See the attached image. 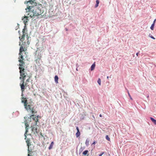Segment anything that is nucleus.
Returning a JSON list of instances; mask_svg holds the SVG:
<instances>
[{"label": "nucleus", "mask_w": 156, "mask_h": 156, "mask_svg": "<svg viewBox=\"0 0 156 156\" xmlns=\"http://www.w3.org/2000/svg\"><path fill=\"white\" fill-rule=\"evenodd\" d=\"M22 32L23 34V35L21 37H19L20 40L22 42L24 41L25 35L26 34L25 33V28L23 29L22 30Z\"/></svg>", "instance_id": "6e6552de"}, {"label": "nucleus", "mask_w": 156, "mask_h": 156, "mask_svg": "<svg viewBox=\"0 0 156 156\" xmlns=\"http://www.w3.org/2000/svg\"><path fill=\"white\" fill-rule=\"evenodd\" d=\"M108 78H109L108 76H107V78L108 79Z\"/></svg>", "instance_id": "f704fd0d"}, {"label": "nucleus", "mask_w": 156, "mask_h": 156, "mask_svg": "<svg viewBox=\"0 0 156 156\" xmlns=\"http://www.w3.org/2000/svg\"><path fill=\"white\" fill-rule=\"evenodd\" d=\"M88 152L87 150H85L83 152V154L84 155H86L87 154Z\"/></svg>", "instance_id": "aec40b11"}, {"label": "nucleus", "mask_w": 156, "mask_h": 156, "mask_svg": "<svg viewBox=\"0 0 156 156\" xmlns=\"http://www.w3.org/2000/svg\"><path fill=\"white\" fill-rule=\"evenodd\" d=\"M18 61L20 63L19 64V67H21V68H24V65L25 63L24 62L25 59L23 58V55H19V57L18 58Z\"/></svg>", "instance_id": "39448f33"}, {"label": "nucleus", "mask_w": 156, "mask_h": 156, "mask_svg": "<svg viewBox=\"0 0 156 156\" xmlns=\"http://www.w3.org/2000/svg\"><path fill=\"white\" fill-rule=\"evenodd\" d=\"M98 83L100 85H101V80L100 78L98 79Z\"/></svg>", "instance_id": "4be33fe9"}, {"label": "nucleus", "mask_w": 156, "mask_h": 156, "mask_svg": "<svg viewBox=\"0 0 156 156\" xmlns=\"http://www.w3.org/2000/svg\"><path fill=\"white\" fill-rule=\"evenodd\" d=\"M150 119L154 124L156 125V120L152 117H151Z\"/></svg>", "instance_id": "f3484780"}, {"label": "nucleus", "mask_w": 156, "mask_h": 156, "mask_svg": "<svg viewBox=\"0 0 156 156\" xmlns=\"http://www.w3.org/2000/svg\"><path fill=\"white\" fill-rule=\"evenodd\" d=\"M80 135V133L79 131H77V133L76 134V137H79Z\"/></svg>", "instance_id": "a211bd4d"}, {"label": "nucleus", "mask_w": 156, "mask_h": 156, "mask_svg": "<svg viewBox=\"0 0 156 156\" xmlns=\"http://www.w3.org/2000/svg\"><path fill=\"white\" fill-rule=\"evenodd\" d=\"M25 108L27 112L31 113L32 114H35L37 112V111L34 106L30 103H29L27 105L25 106Z\"/></svg>", "instance_id": "7ed1b4c3"}, {"label": "nucleus", "mask_w": 156, "mask_h": 156, "mask_svg": "<svg viewBox=\"0 0 156 156\" xmlns=\"http://www.w3.org/2000/svg\"><path fill=\"white\" fill-rule=\"evenodd\" d=\"M55 83H58V78L57 75H55Z\"/></svg>", "instance_id": "4468645a"}, {"label": "nucleus", "mask_w": 156, "mask_h": 156, "mask_svg": "<svg viewBox=\"0 0 156 156\" xmlns=\"http://www.w3.org/2000/svg\"><path fill=\"white\" fill-rule=\"evenodd\" d=\"M139 54V52H137L136 54V55L137 56H138V54Z\"/></svg>", "instance_id": "473e14b6"}, {"label": "nucleus", "mask_w": 156, "mask_h": 156, "mask_svg": "<svg viewBox=\"0 0 156 156\" xmlns=\"http://www.w3.org/2000/svg\"><path fill=\"white\" fill-rule=\"evenodd\" d=\"M127 92H128V95H129V97H130V99L131 100H133V99H132V97H131V95H130V94H129V91H128Z\"/></svg>", "instance_id": "393cba45"}, {"label": "nucleus", "mask_w": 156, "mask_h": 156, "mask_svg": "<svg viewBox=\"0 0 156 156\" xmlns=\"http://www.w3.org/2000/svg\"><path fill=\"white\" fill-rule=\"evenodd\" d=\"M28 16H25L24 18H22V20H23L24 23L25 25H26L27 23L28 22Z\"/></svg>", "instance_id": "f8f14e48"}, {"label": "nucleus", "mask_w": 156, "mask_h": 156, "mask_svg": "<svg viewBox=\"0 0 156 156\" xmlns=\"http://www.w3.org/2000/svg\"><path fill=\"white\" fill-rule=\"evenodd\" d=\"M34 114H32L30 116L31 118H32L33 120L35 122V125H37V122L38 120V116H36L35 115H34Z\"/></svg>", "instance_id": "1a4fd4ad"}, {"label": "nucleus", "mask_w": 156, "mask_h": 156, "mask_svg": "<svg viewBox=\"0 0 156 156\" xmlns=\"http://www.w3.org/2000/svg\"><path fill=\"white\" fill-rule=\"evenodd\" d=\"M40 59H37L36 60V63L37 64V62H39V61H40Z\"/></svg>", "instance_id": "bb28decb"}, {"label": "nucleus", "mask_w": 156, "mask_h": 156, "mask_svg": "<svg viewBox=\"0 0 156 156\" xmlns=\"http://www.w3.org/2000/svg\"><path fill=\"white\" fill-rule=\"evenodd\" d=\"M25 125L26 126V131L25 133H27L28 132V127L29 126V125L28 123L26 122L25 123Z\"/></svg>", "instance_id": "ddd939ff"}, {"label": "nucleus", "mask_w": 156, "mask_h": 156, "mask_svg": "<svg viewBox=\"0 0 156 156\" xmlns=\"http://www.w3.org/2000/svg\"><path fill=\"white\" fill-rule=\"evenodd\" d=\"M27 4L28 5L26 9V12L27 13V15L28 17H30L31 18L35 16L34 9V6H36L37 3L36 2V0H29L27 2Z\"/></svg>", "instance_id": "f03ea898"}, {"label": "nucleus", "mask_w": 156, "mask_h": 156, "mask_svg": "<svg viewBox=\"0 0 156 156\" xmlns=\"http://www.w3.org/2000/svg\"><path fill=\"white\" fill-rule=\"evenodd\" d=\"M96 4L95 5V8L97 7L98 6V4L99 3V1L98 0H96Z\"/></svg>", "instance_id": "6ab92c4d"}, {"label": "nucleus", "mask_w": 156, "mask_h": 156, "mask_svg": "<svg viewBox=\"0 0 156 156\" xmlns=\"http://www.w3.org/2000/svg\"><path fill=\"white\" fill-rule=\"evenodd\" d=\"M27 50V49L24 47H23L22 45H21L20 47L19 53V55H23V54L22 53L24 51L25 52Z\"/></svg>", "instance_id": "0eeeda50"}, {"label": "nucleus", "mask_w": 156, "mask_h": 156, "mask_svg": "<svg viewBox=\"0 0 156 156\" xmlns=\"http://www.w3.org/2000/svg\"><path fill=\"white\" fill-rule=\"evenodd\" d=\"M106 138L108 141H110V138L109 137L108 135H106Z\"/></svg>", "instance_id": "412c9836"}, {"label": "nucleus", "mask_w": 156, "mask_h": 156, "mask_svg": "<svg viewBox=\"0 0 156 156\" xmlns=\"http://www.w3.org/2000/svg\"><path fill=\"white\" fill-rule=\"evenodd\" d=\"M76 129L77 130V131H79V130L78 126L76 127Z\"/></svg>", "instance_id": "cd10ccee"}, {"label": "nucleus", "mask_w": 156, "mask_h": 156, "mask_svg": "<svg viewBox=\"0 0 156 156\" xmlns=\"http://www.w3.org/2000/svg\"><path fill=\"white\" fill-rule=\"evenodd\" d=\"M154 24H152L151 27V30H154Z\"/></svg>", "instance_id": "b1692460"}, {"label": "nucleus", "mask_w": 156, "mask_h": 156, "mask_svg": "<svg viewBox=\"0 0 156 156\" xmlns=\"http://www.w3.org/2000/svg\"><path fill=\"white\" fill-rule=\"evenodd\" d=\"M155 21H156V19H155L154 20V22H153V24H154L155 22Z\"/></svg>", "instance_id": "c756f323"}, {"label": "nucleus", "mask_w": 156, "mask_h": 156, "mask_svg": "<svg viewBox=\"0 0 156 156\" xmlns=\"http://www.w3.org/2000/svg\"><path fill=\"white\" fill-rule=\"evenodd\" d=\"M20 77V79L21 80L20 85L21 87L22 92H23L25 89V87L27 86V82L29 81V79L31 77L30 75L28 74L26 71V70L24 68L19 67Z\"/></svg>", "instance_id": "f257e3e1"}, {"label": "nucleus", "mask_w": 156, "mask_h": 156, "mask_svg": "<svg viewBox=\"0 0 156 156\" xmlns=\"http://www.w3.org/2000/svg\"><path fill=\"white\" fill-rule=\"evenodd\" d=\"M149 36L151 38L153 39H155V38L154 37H153L152 35H151V34H149Z\"/></svg>", "instance_id": "a878e982"}, {"label": "nucleus", "mask_w": 156, "mask_h": 156, "mask_svg": "<svg viewBox=\"0 0 156 156\" xmlns=\"http://www.w3.org/2000/svg\"><path fill=\"white\" fill-rule=\"evenodd\" d=\"M95 66V62H94L91 66V70L92 71L94 69Z\"/></svg>", "instance_id": "dca6fc26"}, {"label": "nucleus", "mask_w": 156, "mask_h": 156, "mask_svg": "<svg viewBox=\"0 0 156 156\" xmlns=\"http://www.w3.org/2000/svg\"><path fill=\"white\" fill-rule=\"evenodd\" d=\"M27 133H25V139L26 140V143H27V146L28 147V153H30V154H31L32 153L34 152V149H31V144L30 143V140L29 138H27Z\"/></svg>", "instance_id": "20e7f679"}, {"label": "nucleus", "mask_w": 156, "mask_h": 156, "mask_svg": "<svg viewBox=\"0 0 156 156\" xmlns=\"http://www.w3.org/2000/svg\"><path fill=\"white\" fill-rule=\"evenodd\" d=\"M104 152H103L99 155V156H102V155L104 154Z\"/></svg>", "instance_id": "c85d7f7f"}, {"label": "nucleus", "mask_w": 156, "mask_h": 156, "mask_svg": "<svg viewBox=\"0 0 156 156\" xmlns=\"http://www.w3.org/2000/svg\"><path fill=\"white\" fill-rule=\"evenodd\" d=\"M89 140H86V142H85V144L87 146H88L89 145Z\"/></svg>", "instance_id": "5701e85b"}, {"label": "nucleus", "mask_w": 156, "mask_h": 156, "mask_svg": "<svg viewBox=\"0 0 156 156\" xmlns=\"http://www.w3.org/2000/svg\"><path fill=\"white\" fill-rule=\"evenodd\" d=\"M34 11L35 16L40 15L43 13V11L39 8L37 7H35L34 8Z\"/></svg>", "instance_id": "423d86ee"}, {"label": "nucleus", "mask_w": 156, "mask_h": 156, "mask_svg": "<svg viewBox=\"0 0 156 156\" xmlns=\"http://www.w3.org/2000/svg\"><path fill=\"white\" fill-rule=\"evenodd\" d=\"M96 144V141H94V142L92 143V144Z\"/></svg>", "instance_id": "7c9ffc66"}, {"label": "nucleus", "mask_w": 156, "mask_h": 156, "mask_svg": "<svg viewBox=\"0 0 156 156\" xmlns=\"http://www.w3.org/2000/svg\"><path fill=\"white\" fill-rule=\"evenodd\" d=\"M99 116L100 117H102V115L101 114H100V115H99Z\"/></svg>", "instance_id": "72a5a7b5"}, {"label": "nucleus", "mask_w": 156, "mask_h": 156, "mask_svg": "<svg viewBox=\"0 0 156 156\" xmlns=\"http://www.w3.org/2000/svg\"><path fill=\"white\" fill-rule=\"evenodd\" d=\"M36 125H35L36 126L33 127L32 129V131L34 133H37L39 132V130L37 129L36 127Z\"/></svg>", "instance_id": "9d476101"}, {"label": "nucleus", "mask_w": 156, "mask_h": 156, "mask_svg": "<svg viewBox=\"0 0 156 156\" xmlns=\"http://www.w3.org/2000/svg\"><path fill=\"white\" fill-rule=\"evenodd\" d=\"M22 102L24 103V107H25V106L27 105L29 103H27V100L26 98H22Z\"/></svg>", "instance_id": "9b49d317"}, {"label": "nucleus", "mask_w": 156, "mask_h": 156, "mask_svg": "<svg viewBox=\"0 0 156 156\" xmlns=\"http://www.w3.org/2000/svg\"><path fill=\"white\" fill-rule=\"evenodd\" d=\"M54 144V142L53 141H52L51 143V144H50L49 147H48L49 149L50 150L52 148Z\"/></svg>", "instance_id": "2eb2a0df"}, {"label": "nucleus", "mask_w": 156, "mask_h": 156, "mask_svg": "<svg viewBox=\"0 0 156 156\" xmlns=\"http://www.w3.org/2000/svg\"><path fill=\"white\" fill-rule=\"evenodd\" d=\"M27 44H28V45H29L30 44V42H29V41H27Z\"/></svg>", "instance_id": "2f4dec72"}]
</instances>
